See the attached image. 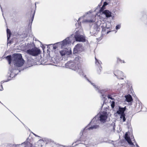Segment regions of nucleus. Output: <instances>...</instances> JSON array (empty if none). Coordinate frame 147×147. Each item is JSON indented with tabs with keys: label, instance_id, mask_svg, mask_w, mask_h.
I'll list each match as a JSON object with an SVG mask.
<instances>
[{
	"label": "nucleus",
	"instance_id": "f257e3e1",
	"mask_svg": "<svg viewBox=\"0 0 147 147\" xmlns=\"http://www.w3.org/2000/svg\"><path fill=\"white\" fill-rule=\"evenodd\" d=\"M13 61L14 65L16 67H21L25 62L20 54L14 53L13 55Z\"/></svg>",
	"mask_w": 147,
	"mask_h": 147
},
{
	"label": "nucleus",
	"instance_id": "f03ea898",
	"mask_svg": "<svg viewBox=\"0 0 147 147\" xmlns=\"http://www.w3.org/2000/svg\"><path fill=\"white\" fill-rule=\"evenodd\" d=\"M26 52L28 54L30 55L33 56H36L40 54L41 51L39 48L35 47L27 50L26 51Z\"/></svg>",
	"mask_w": 147,
	"mask_h": 147
},
{
	"label": "nucleus",
	"instance_id": "7ed1b4c3",
	"mask_svg": "<svg viewBox=\"0 0 147 147\" xmlns=\"http://www.w3.org/2000/svg\"><path fill=\"white\" fill-rule=\"evenodd\" d=\"M114 74L119 79H123V73L119 70H116L114 71Z\"/></svg>",
	"mask_w": 147,
	"mask_h": 147
},
{
	"label": "nucleus",
	"instance_id": "20e7f679",
	"mask_svg": "<svg viewBox=\"0 0 147 147\" xmlns=\"http://www.w3.org/2000/svg\"><path fill=\"white\" fill-rule=\"evenodd\" d=\"M82 44L80 43L77 44L73 50L74 54H77L79 53L80 49L81 48Z\"/></svg>",
	"mask_w": 147,
	"mask_h": 147
},
{
	"label": "nucleus",
	"instance_id": "39448f33",
	"mask_svg": "<svg viewBox=\"0 0 147 147\" xmlns=\"http://www.w3.org/2000/svg\"><path fill=\"white\" fill-rule=\"evenodd\" d=\"M74 38L76 41L79 42H85L86 41V39L85 37L82 35L76 34Z\"/></svg>",
	"mask_w": 147,
	"mask_h": 147
},
{
	"label": "nucleus",
	"instance_id": "423d86ee",
	"mask_svg": "<svg viewBox=\"0 0 147 147\" xmlns=\"http://www.w3.org/2000/svg\"><path fill=\"white\" fill-rule=\"evenodd\" d=\"M66 67L68 68L74 69L76 68L75 64L74 62H68L65 64Z\"/></svg>",
	"mask_w": 147,
	"mask_h": 147
},
{
	"label": "nucleus",
	"instance_id": "0eeeda50",
	"mask_svg": "<svg viewBox=\"0 0 147 147\" xmlns=\"http://www.w3.org/2000/svg\"><path fill=\"white\" fill-rule=\"evenodd\" d=\"M60 53L61 56H63L65 55L66 54L69 55L71 54L72 52L71 51H67V49H63L60 51Z\"/></svg>",
	"mask_w": 147,
	"mask_h": 147
},
{
	"label": "nucleus",
	"instance_id": "6e6552de",
	"mask_svg": "<svg viewBox=\"0 0 147 147\" xmlns=\"http://www.w3.org/2000/svg\"><path fill=\"white\" fill-rule=\"evenodd\" d=\"M100 121L103 123L105 122L107 118V113H106L103 114L101 115L100 116Z\"/></svg>",
	"mask_w": 147,
	"mask_h": 147
},
{
	"label": "nucleus",
	"instance_id": "1a4fd4ad",
	"mask_svg": "<svg viewBox=\"0 0 147 147\" xmlns=\"http://www.w3.org/2000/svg\"><path fill=\"white\" fill-rule=\"evenodd\" d=\"M125 139L127 141L129 144L131 146H133L134 147L135 146L133 143L131 142L130 137L128 136V134L127 133H126L125 134Z\"/></svg>",
	"mask_w": 147,
	"mask_h": 147
},
{
	"label": "nucleus",
	"instance_id": "9d476101",
	"mask_svg": "<svg viewBox=\"0 0 147 147\" xmlns=\"http://www.w3.org/2000/svg\"><path fill=\"white\" fill-rule=\"evenodd\" d=\"M126 109L125 107L124 108H121L119 107V110L117 111V113L118 114L121 115L122 114H124V112Z\"/></svg>",
	"mask_w": 147,
	"mask_h": 147
},
{
	"label": "nucleus",
	"instance_id": "9b49d317",
	"mask_svg": "<svg viewBox=\"0 0 147 147\" xmlns=\"http://www.w3.org/2000/svg\"><path fill=\"white\" fill-rule=\"evenodd\" d=\"M102 13L105 14L107 18L111 17L112 16L111 12L108 10H105L102 12Z\"/></svg>",
	"mask_w": 147,
	"mask_h": 147
},
{
	"label": "nucleus",
	"instance_id": "f8f14e48",
	"mask_svg": "<svg viewBox=\"0 0 147 147\" xmlns=\"http://www.w3.org/2000/svg\"><path fill=\"white\" fill-rule=\"evenodd\" d=\"M125 97L126 101L128 102H130L133 100L131 96L129 94L125 96Z\"/></svg>",
	"mask_w": 147,
	"mask_h": 147
},
{
	"label": "nucleus",
	"instance_id": "ddd939ff",
	"mask_svg": "<svg viewBox=\"0 0 147 147\" xmlns=\"http://www.w3.org/2000/svg\"><path fill=\"white\" fill-rule=\"evenodd\" d=\"M108 28L106 27H103L102 28V33L103 34H107L110 31H108L107 29Z\"/></svg>",
	"mask_w": 147,
	"mask_h": 147
},
{
	"label": "nucleus",
	"instance_id": "4468645a",
	"mask_svg": "<svg viewBox=\"0 0 147 147\" xmlns=\"http://www.w3.org/2000/svg\"><path fill=\"white\" fill-rule=\"evenodd\" d=\"M70 42L69 38H67L63 41L62 45L63 46H65L67 45V44H69Z\"/></svg>",
	"mask_w": 147,
	"mask_h": 147
},
{
	"label": "nucleus",
	"instance_id": "2eb2a0df",
	"mask_svg": "<svg viewBox=\"0 0 147 147\" xmlns=\"http://www.w3.org/2000/svg\"><path fill=\"white\" fill-rule=\"evenodd\" d=\"M6 59L8 61L9 64H11V55H9L5 57Z\"/></svg>",
	"mask_w": 147,
	"mask_h": 147
},
{
	"label": "nucleus",
	"instance_id": "dca6fc26",
	"mask_svg": "<svg viewBox=\"0 0 147 147\" xmlns=\"http://www.w3.org/2000/svg\"><path fill=\"white\" fill-rule=\"evenodd\" d=\"M94 29L96 31H99L100 30V25L96 23L94 24Z\"/></svg>",
	"mask_w": 147,
	"mask_h": 147
},
{
	"label": "nucleus",
	"instance_id": "f3484780",
	"mask_svg": "<svg viewBox=\"0 0 147 147\" xmlns=\"http://www.w3.org/2000/svg\"><path fill=\"white\" fill-rule=\"evenodd\" d=\"M7 38L8 40H9L11 35V32L10 30L8 28L7 29Z\"/></svg>",
	"mask_w": 147,
	"mask_h": 147
},
{
	"label": "nucleus",
	"instance_id": "a211bd4d",
	"mask_svg": "<svg viewBox=\"0 0 147 147\" xmlns=\"http://www.w3.org/2000/svg\"><path fill=\"white\" fill-rule=\"evenodd\" d=\"M24 144L25 147H32V144L29 142H25Z\"/></svg>",
	"mask_w": 147,
	"mask_h": 147
},
{
	"label": "nucleus",
	"instance_id": "6ab92c4d",
	"mask_svg": "<svg viewBox=\"0 0 147 147\" xmlns=\"http://www.w3.org/2000/svg\"><path fill=\"white\" fill-rule=\"evenodd\" d=\"M125 62L124 60L121 59L119 58H117V63L119 64V63H124Z\"/></svg>",
	"mask_w": 147,
	"mask_h": 147
},
{
	"label": "nucleus",
	"instance_id": "aec40b11",
	"mask_svg": "<svg viewBox=\"0 0 147 147\" xmlns=\"http://www.w3.org/2000/svg\"><path fill=\"white\" fill-rule=\"evenodd\" d=\"M81 58L80 56H78L76 57L75 60V61L78 62L79 63H80L81 61Z\"/></svg>",
	"mask_w": 147,
	"mask_h": 147
},
{
	"label": "nucleus",
	"instance_id": "412c9836",
	"mask_svg": "<svg viewBox=\"0 0 147 147\" xmlns=\"http://www.w3.org/2000/svg\"><path fill=\"white\" fill-rule=\"evenodd\" d=\"M125 114H121V116H120V118L121 119H122L123 118V122H124V121H126V118H125Z\"/></svg>",
	"mask_w": 147,
	"mask_h": 147
},
{
	"label": "nucleus",
	"instance_id": "4be33fe9",
	"mask_svg": "<svg viewBox=\"0 0 147 147\" xmlns=\"http://www.w3.org/2000/svg\"><path fill=\"white\" fill-rule=\"evenodd\" d=\"M98 127V125H94L93 127H90L88 128V129H92L93 128H96Z\"/></svg>",
	"mask_w": 147,
	"mask_h": 147
},
{
	"label": "nucleus",
	"instance_id": "5701e85b",
	"mask_svg": "<svg viewBox=\"0 0 147 147\" xmlns=\"http://www.w3.org/2000/svg\"><path fill=\"white\" fill-rule=\"evenodd\" d=\"M115 106V102L113 101L111 104V106L112 108L113 109L114 108Z\"/></svg>",
	"mask_w": 147,
	"mask_h": 147
},
{
	"label": "nucleus",
	"instance_id": "b1692460",
	"mask_svg": "<svg viewBox=\"0 0 147 147\" xmlns=\"http://www.w3.org/2000/svg\"><path fill=\"white\" fill-rule=\"evenodd\" d=\"M95 63H96V64L97 65H100V63L99 62L97 59L96 58V57H95Z\"/></svg>",
	"mask_w": 147,
	"mask_h": 147
},
{
	"label": "nucleus",
	"instance_id": "393cba45",
	"mask_svg": "<svg viewBox=\"0 0 147 147\" xmlns=\"http://www.w3.org/2000/svg\"><path fill=\"white\" fill-rule=\"evenodd\" d=\"M107 97L109 98H110L112 100H114L115 99L114 98H112L111 96L110 95H108L107 96Z\"/></svg>",
	"mask_w": 147,
	"mask_h": 147
},
{
	"label": "nucleus",
	"instance_id": "a878e982",
	"mask_svg": "<svg viewBox=\"0 0 147 147\" xmlns=\"http://www.w3.org/2000/svg\"><path fill=\"white\" fill-rule=\"evenodd\" d=\"M86 21L89 23H91L94 22V21H93L92 20H86Z\"/></svg>",
	"mask_w": 147,
	"mask_h": 147
},
{
	"label": "nucleus",
	"instance_id": "bb28decb",
	"mask_svg": "<svg viewBox=\"0 0 147 147\" xmlns=\"http://www.w3.org/2000/svg\"><path fill=\"white\" fill-rule=\"evenodd\" d=\"M105 9V7L104 6H103L102 5V7L101 8L100 11L101 12L103 11Z\"/></svg>",
	"mask_w": 147,
	"mask_h": 147
},
{
	"label": "nucleus",
	"instance_id": "cd10ccee",
	"mask_svg": "<svg viewBox=\"0 0 147 147\" xmlns=\"http://www.w3.org/2000/svg\"><path fill=\"white\" fill-rule=\"evenodd\" d=\"M81 138H82V137L80 138V140H79L77 141L76 142V143H78L79 141H85L86 140H82V139H81Z\"/></svg>",
	"mask_w": 147,
	"mask_h": 147
},
{
	"label": "nucleus",
	"instance_id": "c85d7f7f",
	"mask_svg": "<svg viewBox=\"0 0 147 147\" xmlns=\"http://www.w3.org/2000/svg\"><path fill=\"white\" fill-rule=\"evenodd\" d=\"M120 28V26L119 25H118L116 26V28L117 29H119Z\"/></svg>",
	"mask_w": 147,
	"mask_h": 147
},
{
	"label": "nucleus",
	"instance_id": "c756f323",
	"mask_svg": "<svg viewBox=\"0 0 147 147\" xmlns=\"http://www.w3.org/2000/svg\"><path fill=\"white\" fill-rule=\"evenodd\" d=\"M107 4H108V3L106 2H105L104 3V4H103V6L105 7V6L107 5Z\"/></svg>",
	"mask_w": 147,
	"mask_h": 147
},
{
	"label": "nucleus",
	"instance_id": "7c9ffc66",
	"mask_svg": "<svg viewBox=\"0 0 147 147\" xmlns=\"http://www.w3.org/2000/svg\"><path fill=\"white\" fill-rule=\"evenodd\" d=\"M34 13H35V12H34V13L33 14L32 16L31 19H32V21L33 20L34 18Z\"/></svg>",
	"mask_w": 147,
	"mask_h": 147
},
{
	"label": "nucleus",
	"instance_id": "2f4dec72",
	"mask_svg": "<svg viewBox=\"0 0 147 147\" xmlns=\"http://www.w3.org/2000/svg\"><path fill=\"white\" fill-rule=\"evenodd\" d=\"M99 70H98V71L99 72H100L101 70V69H102V67H99Z\"/></svg>",
	"mask_w": 147,
	"mask_h": 147
},
{
	"label": "nucleus",
	"instance_id": "473e14b6",
	"mask_svg": "<svg viewBox=\"0 0 147 147\" xmlns=\"http://www.w3.org/2000/svg\"><path fill=\"white\" fill-rule=\"evenodd\" d=\"M56 147H63V146H58Z\"/></svg>",
	"mask_w": 147,
	"mask_h": 147
},
{
	"label": "nucleus",
	"instance_id": "72a5a7b5",
	"mask_svg": "<svg viewBox=\"0 0 147 147\" xmlns=\"http://www.w3.org/2000/svg\"><path fill=\"white\" fill-rule=\"evenodd\" d=\"M63 147H69V146H63Z\"/></svg>",
	"mask_w": 147,
	"mask_h": 147
},
{
	"label": "nucleus",
	"instance_id": "f704fd0d",
	"mask_svg": "<svg viewBox=\"0 0 147 147\" xmlns=\"http://www.w3.org/2000/svg\"><path fill=\"white\" fill-rule=\"evenodd\" d=\"M55 49L56 48V47H53Z\"/></svg>",
	"mask_w": 147,
	"mask_h": 147
},
{
	"label": "nucleus",
	"instance_id": "c9c22d12",
	"mask_svg": "<svg viewBox=\"0 0 147 147\" xmlns=\"http://www.w3.org/2000/svg\"><path fill=\"white\" fill-rule=\"evenodd\" d=\"M35 147H37V146L36 145V146H35Z\"/></svg>",
	"mask_w": 147,
	"mask_h": 147
},
{
	"label": "nucleus",
	"instance_id": "e433bc0d",
	"mask_svg": "<svg viewBox=\"0 0 147 147\" xmlns=\"http://www.w3.org/2000/svg\"><path fill=\"white\" fill-rule=\"evenodd\" d=\"M35 147H37V146L36 145V146H35Z\"/></svg>",
	"mask_w": 147,
	"mask_h": 147
}]
</instances>
